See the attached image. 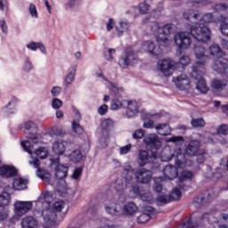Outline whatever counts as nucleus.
I'll list each match as a JSON object with an SVG mask.
<instances>
[{"mask_svg":"<svg viewBox=\"0 0 228 228\" xmlns=\"http://www.w3.org/2000/svg\"><path fill=\"white\" fill-rule=\"evenodd\" d=\"M151 30L154 35H158L159 33H161V27H159V23L157 21L152 22L150 25Z\"/></svg>","mask_w":228,"mask_h":228,"instance_id":"6e6d98bb","label":"nucleus"},{"mask_svg":"<svg viewBox=\"0 0 228 228\" xmlns=\"http://www.w3.org/2000/svg\"><path fill=\"white\" fill-rule=\"evenodd\" d=\"M141 199L144 202H152L153 200L152 193L151 192L141 193Z\"/></svg>","mask_w":228,"mask_h":228,"instance_id":"0e129e2a","label":"nucleus"},{"mask_svg":"<svg viewBox=\"0 0 228 228\" xmlns=\"http://www.w3.org/2000/svg\"><path fill=\"white\" fill-rule=\"evenodd\" d=\"M217 22H220V31L224 37H228V17L217 16Z\"/></svg>","mask_w":228,"mask_h":228,"instance_id":"a878e982","label":"nucleus"},{"mask_svg":"<svg viewBox=\"0 0 228 228\" xmlns=\"http://www.w3.org/2000/svg\"><path fill=\"white\" fill-rule=\"evenodd\" d=\"M211 86H212L214 92L220 93L223 90H225V88L227 86V81L216 79V80L212 81Z\"/></svg>","mask_w":228,"mask_h":228,"instance_id":"c85d7f7f","label":"nucleus"},{"mask_svg":"<svg viewBox=\"0 0 228 228\" xmlns=\"http://www.w3.org/2000/svg\"><path fill=\"white\" fill-rule=\"evenodd\" d=\"M143 143H145L147 149H150L154 152L161 147V141L156 134H150L143 138Z\"/></svg>","mask_w":228,"mask_h":228,"instance_id":"9d476101","label":"nucleus"},{"mask_svg":"<svg viewBox=\"0 0 228 228\" xmlns=\"http://www.w3.org/2000/svg\"><path fill=\"white\" fill-rule=\"evenodd\" d=\"M37 202L43 206L42 216L45 224L54 225L58 218V213L65 208V202L62 200L56 201L51 207V203L44 196L39 197Z\"/></svg>","mask_w":228,"mask_h":228,"instance_id":"f03ea898","label":"nucleus"},{"mask_svg":"<svg viewBox=\"0 0 228 228\" xmlns=\"http://www.w3.org/2000/svg\"><path fill=\"white\" fill-rule=\"evenodd\" d=\"M177 27L172 23L166 24L161 28L163 35H172L175 33Z\"/></svg>","mask_w":228,"mask_h":228,"instance_id":"4c0bfd02","label":"nucleus"},{"mask_svg":"<svg viewBox=\"0 0 228 228\" xmlns=\"http://www.w3.org/2000/svg\"><path fill=\"white\" fill-rule=\"evenodd\" d=\"M17 175V168L12 166L4 165L0 167V175L2 177H6L10 179V177H15Z\"/></svg>","mask_w":228,"mask_h":228,"instance_id":"412c9836","label":"nucleus"},{"mask_svg":"<svg viewBox=\"0 0 228 228\" xmlns=\"http://www.w3.org/2000/svg\"><path fill=\"white\" fill-rule=\"evenodd\" d=\"M183 19L185 20H190L191 19H193V20H199L200 19V16L197 12H193V11H186L183 13Z\"/></svg>","mask_w":228,"mask_h":228,"instance_id":"37998d69","label":"nucleus"},{"mask_svg":"<svg viewBox=\"0 0 228 228\" xmlns=\"http://www.w3.org/2000/svg\"><path fill=\"white\" fill-rule=\"evenodd\" d=\"M175 83L180 90H188L190 88V78L184 74L176 77Z\"/></svg>","mask_w":228,"mask_h":228,"instance_id":"aec40b11","label":"nucleus"},{"mask_svg":"<svg viewBox=\"0 0 228 228\" xmlns=\"http://www.w3.org/2000/svg\"><path fill=\"white\" fill-rule=\"evenodd\" d=\"M134 175L136 183L139 184H149L152 181V171L146 168L137 169Z\"/></svg>","mask_w":228,"mask_h":228,"instance_id":"0eeeda50","label":"nucleus"},{"mask_svg":"<svg viewBox=\"0 0 228 228\" xmlns=\"http://www.w3.org/2000/svg\"><path fill=\"white\" fill-rule=\"evenodd\" d=\"M151 220V214L142 213L137 217V223L139 224H147Z\"/></svg>","mask_w":228,"mask_h":228,"instance_id":"864d4df0","label":"nucleus"},{"mask_svg":"<svg viewBox=\"0 0 228 228\" xmlns=\"http://www.w3.org/2000/svg\"><path fill=\"white\" fill-rule=\"evenodd\" d=\"M110 91L115 95V97H122V93L124 92V88L112 85L110 87Z\"/></svg>","mask_w":228,"mask_h":228,"instance_id":"8fccbe9b","label":"nucleus"},{"mask_svg":"<svg viewBox=\"0 0 228 228\" xmlns=\"http://www.w3.org/2000/svg\"><path fill=\"white\" fill-rule=\"evenodd\" d=\"M217 133L219 134H224V136H227V134H228V126L227 125H221L217 128Z\"/></svg>","mask_w":228,"mask_h":228,"instance_id":"338daca9","label":"nucleus"},{"mask_svg":"<svg viewBox=\"0 0 228 228\" xmlns=\"http://www.w3.org/2000/svg\"><path fill=\"white\" fill-rule=\"evenodd\" d=\"M24 134L32 143H40L42 135L38 134V126L36 122L27 121L24 123Z\"/></svg>","mask_w":228,"mask_h":228,"instance_id":"20e7f679","label":"nucleus"},{"mask_svg":"<svg viewBox=\"0 0 228 228\" xmlns=\"http://www.w3.org/2000/svg\"><path fill=\"white\" fill-rule=\"evenodd\" d=\"M143 49L148 51L151 54H153V56H159L161 54V48L159 46H156L152 41H146L143 44Z\"/></svg>","mask_w":228,"mask_h":228,"instance_id":"4be33fe9","label":"nucleus"},{"mask_svg":"<svg viewBox=\"0 0 228 228\" xmlns=\"http://www.w3.org/2000/svg\"><path fill=\"white\" fill-rule=\"evenodd\" d=\"M212 68L216 72L222 74L225 72L228 69V60L225 58L220 57L216 61H214Z\"/></svg>","mask_w":228,"mask_h":228,"instance_id":"dca6fc26","label":"nucleus"},{"mask_svg":"<svg viewBox=\"0 0 228 228\" xmlns=\"http://www.w3.org/2000/svg\"><path fill=\"white\" fill-rule=\"evenodd\" d=\"M67 172H69V167H65L64 165L59 164L55 169L56 179H65Z\"/></svg>","mask_w":228,"mask_h":228,"instance_id":"c756f323","label":"nucleus"},{"mask_svg":"<svg viewBox=\"0 0 228 228\" xmlns=\"http://www.w3.org/2000/svg\"><path fill=\"white\" fill-rule=\"evenodd\" d=\"M170 201L171 200L169 195H160L156 199L158 206H165V204H168Z\"/></svg>","mask_w":228,"mask_h":228,"instance_id":"de8ad7c7","label":"nucleus"},{"mask_svg":"<svg viewBox=\"0 0 228 228\" xmlns=\"http://www.w3.org/2000/svg\"><path fill=\"white\" fill-rule=\"evenodd\" d=\"M23 70L24 72H30V70H33V63L29 61L28 57H27L25 60Z\"/></svg>","mask_w":228,"mask_h":228,"instance_id":"052dcab7","label":"nucleus"},{"mask_svg":"<svg viewBox=\"0 0 228 228\" xmlns=\"http://www.w3.org/2000/svg\"><path fill=\"white\" fill-rule=\"evenodd\" d=\"M156 161V153L149 155V151L141 150L138 154V165L139 167H145L147 163H154Z\"/></svg>","mask_w":228,"mask_h":228,"instance_id":"9b49d317","label":"nucleus"},{"mask_svg":"<svg viewBox=\"0 0 228 228\" xmlns=\"http://www.w3.org/2000/svg\"><path fill=\"white\" fill-rule=\"evenodd\" d=\"M105 210L108 215H111L112 216L122 215V206L113 200H109L105 203Z\"/></svg>","mask_w":228,"mask_h":228,"instance_id":"ddd939ff","label":"nucleus"},{"mask_svg":"<svg viewBox=\"0 0 228 228\" xmlns=\"http://www.w3.org/2000/svg\"><path fill=\"white\" fill-rule=\"evenodd\" d=\"M155 129L161 136H168L171 133L170 126L167 123L157 125Z\"/></svg>","mask_w":228,"mask_h":228,"instance_id":"2f4dec72","label":"nucleus"},{"mask_svg":"<svg viewBox=\"0 0 228 228\" xmlns=\"http://www.w3.org/2000/svg\"><path fill=\"white\" fill-rule=\"evenodd\" d=\"M37 175L45 183H49V181H51V174L45 170L37 169Z\"/></svg>","mask_w":228,"mask_h":228,"instance_id":"49530a36","label":"nucleus"},{"mask_svg":"<svg viewBox=\"0 0 228 228\" xmlns=\"http://www.w3.org/2000/svg\"><path fill=\"white\" fill-rule=\"evenodd\" d=\"M10 200H12L10 193L4 192L0 194V208H4L5 206H8V204H10Z\"/></svg>","mask_w":228,"mask_h":228,"instance_id":"79ce46f5","label":"nucleus"},{"mask_svg":"<svg viewBox=\"0 0 228 228\" xmlns=\"http://www.w3.org/2000/svg\"><path fill=\"white\" fill-rule=\"evenodd\" d=\"M28 12L32 19H38V11L37 10V5H35V4H29Z\"/></svg>","mask_w":228,"mask_h":228,"instance_id":"603ef678","label":"nucleus"},{"mask_svg":"<svg viewBox=\"0 0 228 228\" xmlns=\"http://www.w3.org/2000/svg\"><path fill=\"white\" fill-rule=\"evenodd\" d=\"M111 126H113V120L111 119H105L102 122L101 127L102 129L103 138L101 139V142H104V143L108 142V137L110 136V132L108 129H110Z\"/></svg>","mask_w":228,"mask_h":228,"instance_id":"393cba45","label":"nucleus"},{"mask_svg":"<svg viewBox=\"0 0 228 228\" xmlns=\"http://www.w3.org/2000/svg\"><path fill=\"white\" fill-rule=\"evenodd\" d=\"M22 228H35L37 226V220L33 216H26L21 221Z\"/></svg>","mask_w":228,"mask_h":228,"instance_id":"473e14b6","label":"nucleus"},{"mask_svg":"<svg viewBox=\"0 0 228 228\" xmlns=\"http://www.w3.org/2000/svg\"><path fill=\"white\" fill-rule=\"evenodd\" d=\"M69 145H72V143L65 142V141H55L53 144V151L58 156H61L67 151Z\"/></svg>","mask_w":228,"mask_h":228,"instance_id":"a211bd4d","label":"nucleus"},{"mask_svg":"<svg viewBox=\"0 0 228 228\" xmlns=\"http://www.w3.org/2000/svg\"><path fill=\"white\" fill-rule=\"evenodd\" d=\"M138 60V55L136 52L130 50L126 51L125 54L119 59L118 65L121 66L122 69H127L129 65H134Z\"/></svg>","mask_w":228,"mask_h":228,"instance_id":"423d86ee","label":"nucleus"},{"mask_svg":"<svg viewBox=\"0 0 228 228\" xmlns=\"http://www.w3.org/2000/svg\"><path fill=\"white\" fill-rule=\"evenodd\" d=\"M166 142L167 143H170V142L177 143L178 142H184V139H183V136H173L170 138H167Z\"/></svg>","mask_w":228,"mask_h":228,"instance_id":"69168bd1","label":"nucleus"},{"mask_svg":"<svg viewBox=\"0 0 228 228\" xmlns=\"http://www.w3.org/2000/svg\"><path fill=\"white\" fill-rule=\"evenodd\" d=\"M70 161L73 163H79L81 159H83V154L81 153L80 150H75L69 154Z\"/></svg>","mask_w":228,"mask_h":228,"instance_id":"ea45409f","label":"nucleus"},{"mask_svg":"<svg viewBox=\"0 0 228 228\" xmlns=\"http://www.w3.org/2000/svg\"><path fill=\"white\" fill-rule=\"evenodd\" d=\"M134 168H133V167H131V165L129 164H125V166L123 167V175H129V174H134Z\"/></svg>","mask_w":228,"mask_h":228,"instance_id":"13d9d810","label":"nucleus"},{"mask_svg":"<svg viewBox=\"0 0 228 228\" xmlns=\"http://www.w3.org/2000/svg\"><path fill=\"white\" fill-rule=\"evenodd\" d=\"M138 10L141 15H147L151 12V4H147L146 1L139 4Z\"/></svg>","mask_w":228,"mask_h":228,"instance_id":"c03bdc74","label":"nucleus"},{"mask_svg":"<svg viewBox=\"0 0 228 228\" xmlns=\"http://www.w3.org/2000/svg\"><path fill=\"white\" fill-rule=\"evenodd\" d=\"M122 108H126V103L123 101H120L117 98L113 99L110 102V110L117 111L118 110H122Z\"/></svg>","mask_w":228,"mask_h":228,"instance_id":"e433bc0d","label":"nucleus"},{"mask_svg":"<svg viewBox=\"0 0 228 228\" xmlns=\"http://www.w3.org/2000/svg\"><path fill=\"white\" fill-rule=\"evenodd\" d=\"M21 146L23 147L25 152L33 154V149L31 148V142L29 141L21 142Z\"/></svg>","mask_w":228,"mask_h":228,"instance_id":"4d7b16f0","label":"nucleus"},{"mask_svg":"<svg viewBox=\"0 0 228 228\" xmlns=\"http://www.w3.org/2000/svg\"><path fill=\"white\" fill-rule=\"evenodd\" d=\"M31 209H33V202L31 201H16L14 203V213L16 216H24Z\"/></svg>","mask_w":228,"mask_h":228,"instance_id":"1a4fd4ad","label":"nucleus"},{"mask_svg":"<svg viewBox=\"0 0 228 228\" xmlns=\"http://www.w3.org/2000/svg\"><path fill=\"white\" fill-rule=\"evenodd\" d=\"M169 197H170V200H179L181 199V189H180V187L173 189Z\"/></svg>","mask_w":228,"mask_h":228,"instance_id":"09e8293b","label":"nucleus"},{"mask_svg":"<svg viewBox=\"0 0 228 228\" xmlns=\"http://www.w3.org/2000/svg\"><path fill=\"white\" fill-rule=\"evenodd\" d=\"M192 177L193 173L191 171L183 170L179 176V180L177 183L178 188H180L181 190H187L185 183L186 181H190V179H191Z\"/></svg>","mask_w":228,"mask_h":228,"instance_id":"6ab92c4d","label":"nucleus"},{"mask_svg":"<svg viewBox=\"0 0 228 228\" xmlns=\"http://www.w3.org/2000/svg\"><path fill=\"white\" fill-rule=\"evenodd\" d=\"M35 154L37 158H40V159H45V158L49 156V151H47V148L40 147L35 151Z\"/></svg>","mask_w":228,"mask_h":228,"instance_id":"a18cd8bd","label":"nucleus"},{"mask_svg":"<svg viewBox=\"0 0 228 228\" xmlns=\"http://www.w3.org/2000/svg\"><path fill=\"white\" fill-rule=\"evenodd\" d=\"M191 124L193 127H204V126H206V122L203 118H193Z\"/></svg>","mask_w":228,"mask_h":228,"instance_id":"3c124183","label":"nucleus"},{"mask_svg":"<svg viewBox=\"0 0 228 228\" xmlns=\"http://www.w3.org/2000/svg\"><path fill=\"white\" fill-rule=\"evenodd\" d=\"M206 72L200 73V69H198L197 75L193 76V69L191 72V77L194 80L195 88L201 94H208V85L204 79Z\"/></svg>","mask_w":228,"mask_h":228,"instance_id":"39448f33","label":"nucleus"},{"mask_svg":"<svg viewBox=\"0 0 228 228\" xmlns=\"http://www.w3.org/2000/svg\"><path fill=\"white\" fill-rule=\"evenodd\" d=\"M209 51L211 56H215L217 59L222 58V56H224V51H222V49H220V46H218V45L216 44L210 45Z\"/></svg>","mask_w":228,"mask_h":228,"instance_id":"c9c22d12","label":"nucleus"},{"mask_svg":"<svg viewBox=\"0 0 228 228\" xmlns=\"http://www.w3.org/2000/svg\"><path fill=\"white\" fill-rule=\"evenodd\" d=\"M175 163L178 167H183V165H187L188 162L186 161V157L181 149H178L175 151Z\"/></svg>","mask_w":228,"mask_h":228,"instance_id":"bb28decb","label":"nucleus"},{"mask_svg":"<svg viewBox=\"0 0 228 228\" xmlns=\"http://www.w3.org/2000/svg\"><path fill=\"white\" fill-rule=\"evenodd\" d=\"M163 174L165 177L172 181L173 179H175L177 175H179V171H177V167L172 166V165H167L165 167L163 170Z\"/></svg>","mask_w":228,"mask_h":228,"instance_id":"5701e85b","label":"nucleus"},{"mask_svg":"<svg viewBox=\"0 0 228 228\" xmlns=\"http://www.w3.org/2000/svg\"><path fill=\"white\" fill-rule=\"evenodd\" d=\"M199 22H196L194 25H187V29L190 30L191 35L198 40V42H209L211 40V30L209 28L206 27L205 24H210V22H215L218 24V17L215 18L213 13H206L198 20Z\"/></svg>","mask_w":228,"mask_h":228,"instance_id":"f257e3e1","label":"nucleus"},{"mask_svg":"<svg viewBox=\"0 0 228 228\" xmlns=\"http://www.w3.org/2000/svg\"><path fill=\"white\" fill-rule=\"evenodd\" d=\"M178 228H193V224H191V220L189 219L179 225Z\"/></svg>","mask_w":228,"mask_h":228,"instance_id":"774afa93","label":"nucleus"},{"mask_svg":"<svg viewBox=\"0 0 228 228\" xmlns=\"http://www.w3.org/2000/svg\"><path fill=\"white\" fill-rule=\"evenodd\" d=\"M133 181V176H126L116 181V190L117 191H124L127 188L128 184H131Z\"/></svg>","mask_w":228,"mask_h":228,"instance_id":"b1692460","label":"nucleus"},{"mask_svg":"<svg viewBox=\"0 0 228 228\" xmlns=\"http://www.w3.org/2000/svg\"><path fill=\"white\" fill-rule=\"evenodd\" d=\"M123 211L125 215H134V213L138 211V207H136L134 203H127L126 205H125Z\"/></svg>","mask_w":228,"mask_h":228,"instance_id":"58836bf2","label":"nucleus"},{"mask_svg":"<svg viewBox=\"0 0 228 228\" xmlns=\"http://www.w3.org/2000/svg\"><path fill=\"white\" fill-rule=\"evenodd\" d=\"M131 28V23L127 21H121L119 22V26L116 27V31H118V35L119 37H122L126 31H128L129 28Z\"/></svg>","mask_w":228,"mask_h":228,"instance_id":"f704fd0d","label":"nucleus"},{"mask_svg":"<svg viewBox=\"0 0 228 228\" xmlns=\"http://www.w3.org/2000/svg\"><path fill=\"white\" fill-rule=\"evenodd\" d=\"M81 0H67L65 3L66 10H72L74 6H77Z\"/></svg>","mask_w":228,"mask_h":228,"instance_id":"5fc2aeb1","label":"nucleus"},{"mask_svg":"<svg viewBox=\"0 0 228 228\" xmlns=\"http://www.w3.org/2000/svg\"><path fill=\"white\" fill-rule=\"evenodd\" d=\"M156 40L159 45H162L163 47H168L170 45V39L164 35L159 34L156 37Z\"/></svg>","mask_w":228,"mask_h":228,"instance_id":"a19ab883","label":"nucleus"},{"mask_svg":"<svg viewBox=\"0 0 228 228\" xmlns=\"http://www.w3.org/2000/svg\"><path fill=\"white\" fill-rule=\"evenodd\" d=\"M194 53L197 60H200L192 66V76H197V72L200 70L201 74L206 72V65L209 61V56L208 55V50L202 45H195Z\"/></svg>","mask_w":228,"mask_h":228,"instance_id":"7ed1b4c3","label":"nucleus"},{"mask_svg":"<svg viewBox=\"0 0 228 228\" xmlns=\"http://www.w3.org/2000/svg\"><path fill=\"white\" fill-rule=\"evenodd\" d=\"M199 149H200V142L198 140L191 141L189 144L185 145L184 154L195 156L199 152Z\"/></svg>","mask_w":228,"mask_h":228,"instance_id":"f3484780","label":"nucleus"},{"mask_svg":"<svg viewBox=\"0 0 228 228\" xmlns=\"http://www.w3.org/2000/svg\"><path fill=\"white\" fill-rule=\"evenodd\" d=\"M72 129L77 134H81V133H83V127H81V125H79V123L77 121L72 122Z\"/></svg>","mask_w":228,"mask_h":228,"instance_id":"bf43d9fd","label":"nucleus"},{"mask_svg":"<svg viewBox=\"0 0 228 228\" xmlns=\"http://www.w3.org/2000/svg\"><path fill=\"white\" fill-rule=\"evenodd\" d=\"M28 179H23V178H15L13 183H12V187L14 190H26L28 188Z\"/></svg>","mask_w":228,"mask_h":228,"instance_id":"cd10ccee","label":"nucleus"},{"mask_svg":"<svg viewBox=\"0 0 228 228\" xmlns=\"http://www.w3.org/2000/svg\"><path fill=\"white\" fill-rule=\"evenodd\" d=\"M175 156L174 151L170 150V148H166L160 153V159L161 161H170Z\"/></svg>","mask_w":228,"mask_h":228,"instance_id":"72a5a7b5","label":"nucleus"},{"mask_svg":"<svg viewBox=\"0 0 228 228\" xmlns=\"http://www.w3.org/2000/svg\"><path fill=\"white\" fill-rule=\"evenodd\" d=\"M125 108H126L127 118H133L138 115V102L136 101L124 100Z\"/></svg>","mask_w":228,"mask_h":228,"instance_id":"4468645a","label":"nucleus"},{"mask_svg":"<svg viewBox=\"0 0 228 228\" xmlns=\"http://www.w3.org/2000/svg\"><path fill=\"white\" fill-rule=\"evenodd\" d=\"M52 106L54 110H60V108H61V106H63V102H61V100H60L58 98H54L52 101Z\"/></svg>","mask_w":228,"mask_h":228,"instance_id":"e2e57ef3","label":"nucleus"},{"mask_svg":"<svg viewBox=\"0 0 228 228\" xmlns=\"http://www.w3.org/2000/svg\"><path fill=\"white\" fill-rule=\"evenodd\" d=\"M175 44L178 49H188L191 45V37L188 32H179L175 36Z\"/></svg>","mask_w":228,"mask_h":228,"instance_id":"6e6552de","label":"nucleus"},{"mask_svg":"<svg viewBox=\"0 0 228 228\" xmlns=\"http://www.w3.org/2000/svg\"><path fill=\"white\" fill-rule=\"evenodd\" d=\"M159 67L164 76H172V70L175 69V62L170 59H164L159 61Z\"/></svg>","mask_w":228,"mask_h":228,"instance_id":"f8f14e48","label":"nucleus"},{"mask_svg":"<svg viewBox=\"0 0 228 228\" xmlns=\"http://www.w3.org/2000/svg\"><path fill=\"white\" fill-rule=\"evenodd\" d=\"M142 136H145V131H143V129L135 130L133 134V138L134 140H142Z\"/></svg>","mask_w":228,"mask_h":228,"instance_id":"680f3d73","label":"nucleus"},{"mask_svg":"<svg viewBox=\"0 0 228 228\" xmlns=\"http://www.w3.org/2000/svg\"><path fill=\"white\" fill-rule=\"evenodd\" d=\"M213 197H215V192L213 191H206L203 195H199L194 198V204H198L199 206H202V204H208L213 200Z\"/></svg>","mask_w":228,"mask_h":228,"instance_id":"2eb2a0df","label":"nucleus"},{"mask_svg":"<svg viewBox=\"0 0 228 228\" xmlns=\"http://www.w3.org/2000/svg\"><path fill=\"white\" fill-rule=\"evenodd\" d=\"M75 79H76V66H73L70 69H69V73L64 78V86L67 87L69 85H72Z\"/></svg>","mask_w":228,"mask_h":228,"instance_id":"7c9ffc66","label":"nucleus"}]
</instances>
